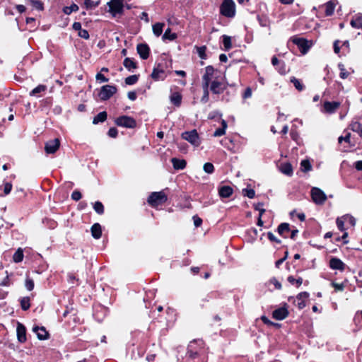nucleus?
<instances>
[{"mask_svg": "<svg viewBox=\"0 0 362 362\" xmlns=\"http://www.w3.org/2000/svg\"><path fill=\"white\" fill-rule=\"evenodd\" d=\"M205 343L202 339H194L187 346L186 356L190 359L199 357L204 352Z\"/></svg>", "mask_w": 362, "mask_h": 362, "instance_id": "nucleus-1", "label": "nucleus"}, {"mask_svg": "<svg viewBox=\"0 0 362 362\" xmlns=\"http://www.w3.org/2000/svg\"><path fill=\"white\" fill-rule=\"evenodd\" d=\"M168 201V196L164 191L151 192L148 199L147 203L153 208H158Z\"/></svg>", "mask_w": 362, "mask_h": 362, "instance_id": "nucleus-2", "label": "nucleus"}, {"mask_svg": "<svg viewBox=\"0 0 362 362\" xmlns=\"http://www.w3.org/2000/svg\"><path fill=\"white\" fill-rule=\"evenodd\" d=\"M219 13L221 16L233 18L236 14V6L233 0H223L219 6Z\"/></svg>", "mask_w": 362, "mask_h": 362, "instance_id": "nucleus-3", "label": "nucleus"}, {"mask_svg": "<svg viewBox=\"0 0 362 362\" xmlns=\"http://www.w3.org/2000/svg\"><path fill=\"white\" fill-rule=\"evenodd\" d=\"M216 71L213 66L209 65L205 68V73L202 76V88L203 91H209L212 78Z\"/></svg>", "mask_w": 362, "mask_h": 362, "instance_id": "nucleus-4", "label": "nucleus"}, {"mask_svg": "<svg viewBox=\"0 0 362 362\" xmlns=\"http://www.w3.org/2000/svg\"><path fill=\"white\" fill-rule=\"evenodd\" d=\"M115 123L118 127L129 129H134L136 127V119L127 115H122L117 117L115 120Z\"/></svg>", "mask_w": 362, "mask_h": 362, "instance_id": "nucleus-5", "label": "nucleus"}, {"mask_svg": "<svg viewBox=\"0 0 362 362\" xmlns=\"http://www.w3.org/2000/svg\"><path fill=\"white\" fill-rule=\"evenodd\" d=\"M228 86H235L234 85H229L228 82H223L218 81L217 78H215L211 81V83L210 86V91L214 95H220L222 94L226 89Z\"/></svg>", "mask_w": 362, "mask_h": 362, "instance_id": "nucleus-6", "label": "nucleus"}, {"mask_svg": "<svg viewBox=\"0 0 362 362\" xmlns=\"http://www.w3.org/2000/svg\"><path fill=\"white\" fill-rule=\"evenodd\" d=\"M309 293L306 291L299 293L296 296V300L293 296H290L288 298L289 302L293 301L295 305L299 309H303L305 305V300L309 298Z\"/></svg>", "mask_w": 362, "mask_h": 362, "instance_id": "nucleus-7", "label": "nucleus"}, {"mask_svg": "<svg viewBox=\"0 0 362 362\" xmlns=\"http://www.w3.org/2000/svg\"><path fill=\"white\" fill-rule=\"evenodd\" d=\"M181 136L183 139L187 141L194 146H199L200 145L199 136L196 129L184 132L182 133Z\"/></svg>", "mask_w": 362, "mask_h": 362, "instance_id": "nucleus-8", "label": "nucleus"}, {"mask_svg": "<svg viewBox=\"0 0 362 362\" xmlns=\"http://www.w3.org/2000/svg\"><path fill=\"white\" fill-rule=\"evenodd\" d=\"M117 89L115 86L105 85L103 86L99 93V97L101 100H107L115 93H116Z\"/></svg>", "mask_w": 362, "mask_h": 362, "instance_id": "nucleus-9", "label": "nucleus"}, {"mask_svg": "<svg viewBox=\"0 0 362 362\" xmlns=\"http://www.w3.org/2000/svg\"><path fill=\"white\" fill-rule=\"evenodd\" d=\"M109 6V12L113 15L122 14L123 8L124 7L123 0H111L107 2Z\"/></svg>", "mask_w": 362, "mask_h": 362, "instance_id": "nucleus-10", "label": "nucleus"}, {"mask_svg": "<svg viewBox=\"0 0 362 362\" xmlns=\"http://www.w3.org/2000/svg\"><path fill=\"white\" fill-rule=\"evenodd\" d=\"M292 42L293 44L298 46L303 54H306L311 47V43H310L308 40L303 37H295L292 39Z\"/></svg>", "mask_w": 362, "mask_h": 362, "instance_id": "nucleus-11", "label": "nucleus"}, {"mask_svg": "<svg viewBox=\"0 0 362 362\" xmlns=\"http://www.w3.org/2000/svg\"><path fill=\"white\" fill-rule=\"evenodd\" d=\"M289 315L288 310V305L286 303H284L281 308L274 310L272 312V317L276 320H283L286 319Z\"/></svg>", "mask_w": 362, "mask_h": 362, "instance_id": "nucleus-12", "label": "nucleus"}, {"mask_svg": "<svg viewBox=\"0 0 362 362\" xmlns=\"http://www.w3.org/2000/svg\"><path fill=\"white\" fill-rule=\"evenodd\" d=\"M151 77L155 81H163L166 78L163 66L161 64H157L153 69Z\"/></svg>", "mask_w": 362, "mask_h": 362, "instance_id": "nucleus-13", "label": "nucleus"}, {"mask_svg": "<svg viewBox=\"0 0 362 362\" xmlns=\"http://www.w3.org/2000/svg\"><path fill=\"white\" fill-rule=\"evenodd\" d=\"M311 197L313 201L317 204H323L327 199L324 192L317 187H313L311 189Z\"/></svg>", "mask_w": 362, "mask_h": 362, "instance_id": "nucleus-14", "label": "nucleus"}, {"mask_svg": "<svg viewBox=\"0 0 362 362\" xmlns=\"http://www.w3.org/2000/svg\"><path fill=\"white\" fill-rule=\"evenodd\" d=\"M60 146V141L59 139L48 141L45 146V151L47 154L54 153Z\"/></svg>", "mask_w": 362, "mask_h": 362, "instance_id": "nucleus-15", "label": "nucleus"}, {"mask_svg": "<svg viewBox=\"0 0 362 362\" xmlns=\"http://www.w3.org/2000/svg\"><path fill=\"white\" fill-rule=\"evenodd\" d=\"M339 107V102L334 101H325L322 105V112L327 114H332L335 112Z\"/></svg>", "mask_w": 362, "mask_h": 362, "instance_id": "nucleus-16", "label": "nucleus"}, {"mask_svg": "<svg viewBox=\"0 0 362 362\" xmlns=\"http://www.w3.org/2000/svg\"><path fill=\"white\" fill-rule=\"evenodd\" d=\"M356 224V219L350 215H344L341 217V231H344L348 228V225L350 227H354Z\"/></svg>", "mask_w": 362, "mask_h": 362, "instance_id": "nucleus-17", "label": "nucleus"}, {"mask_svg": "<svg viewBox=\"0 0 362 362\" xmlns=\"http://www.w3.org/2000/svg\"><path fill=\"white\" fill-rule=\"evenodd\" d=\"M17 339L20 343H25L27 341L26 327L22 323L18 322L16 327Z\"/></svg>", "mask_w": 362, "mask_h": 362, "instance_id": "nucleus-18", "label": "nucleus"}, {"mask_svg": "<svg viewBox=\"0 0 362 362\" xmlns=\"http://www.w3.org/2000/svg\"><path fill=\"white\" fill-rule=\"evenodd\" d=\"M136 50L142 59H147L150 55V48L146 43H140L136 47Z\"/></svg>", "mask_w": 362, "mask_h": 362, "instance_id": "nucleus-19", "label": "nucleus"}, {"mask_svg": "<svg viewBox=\"0 0 362 362\" xmlns=\"http://www.w3.org/2000/svg\"><path fill=\"white\" fill-rule=\"evenodd\" d=\"M33 331L36 333L37 337L40 340L47 339L49 337V334L45 327H40L38 326H35L33 328Z\"/></svg>", "mask_w": 362, "mask_h": 362, "instance_id": "nucleus-20", "label": "nucleus"}, {"mask_svg": "<svg viewBox=\"0 0 362 362\" xmlns=\"http://www.w3.org/2000/svg\"><path fill=\"white\" fill-rule=\"evenodd\" d=\"M334 7L335 4L332 1H329L325 4L320 6L319 9L323 11L326 16H329L333 14Z\"/></svg>", "mask_w": 362, "mask_h": 362, "instance_id": "nucleus-21", "label": "nucleus"}, {"mask_svg": "<svg viewBox=\"0 0 362 362\" xmlns=\"http://www.w3.org/2000/svg\"><path fill=\"white\" fill-rule=\"evenodd\" d=\"M233 193V189L230 186L223 185L219 187L218 194L222 198H228Z\"/></svg>", "mask_w": 362, "mask_h": 362, "instance_id": "nucleus-22", "label": "nucleus"}, {"mask_svg": "<svg viewBox=\"0 0 362 362\" xmlns=\"http://www.w3.org/2000/svg\"><path fill=\"white\" fill-rule=\"evenodd\" d=\"M173 168L175 170H183L186 168L187 162L185 159H179L177 158H173L171 159Z\"/></svg>", "mask_w": 362, "mask_h": 362, "instance_id": "nucleus-23", "label": "nucleus"}, {"mask_svg": "<svg viewBox=\"0 0 362 362\" xmlns=\"http://www.w3.org/2000/svg\"><path fill=\"white\" fill-rule=\"evenodd\" d=\"M170 102L176 107H180L182 103V95L179 92H173L170 96Z\"/></svg>", "mask_w": 362, "mask_h": 362, "instance_id": "nucleus-24", "label": "nucleus"}, {"mask_svg": "<svg viewBox=\"0 0 362 362\" xmlns=\"http://www.w3.org/2000/svg\"><path fill=\"white\" fill-rule=\"evenodd\" d=\"M91 235L95 239H99L102 236V228L100 223H94L90 228Z\"/></svg>", "mask_w": 362, "mask_h": 362, "instance_id": "nucleus-25", "label": "nucleus"}, {"mask_svg": "<svg viewBox=\"0 0 362 362\" xmlns=\"http://www.w3.org/2000/svg\"><path fill=\"white\" fill-rule=\"evenodd\" d=\"M123 65L129 71L136 69L138 67L136 62H135L134 59L129 57H126L124 59Z\"/></svg>", "mask_w": 362, "mask_h": 362, "instance_id": "nucleus-26", "label": "nucleus"}, {"mask_svg": "<svg viewBox=\"0 0 362 362\" xmlns=\"http://www.w3.org/2000/svg\"><path fill=\"white\" fill-rule=\"evenodd\" d=\"M290 230V225L288 223H281L279 225L277 228L278 233L284 238L287 237L286 235H284L285 233H288Z\"/></svg>", "mask_w": 362, "mask_h": 362, "instance_id": "nucleus-27", "label": "nucleus"}, {"mask_svg": "<svg viewBox=\"0 0 362 362\" xmlns=\"http://www.w3.org/2000/svg\"><path fill=\"white\" fill-rule=\"evenodd\" d=\"M107 118V113L106 111L99 112L93 117V124H98L100 122H104Z\"/></svg>", "mask_w": 362, "mask_h": 362, "instance_id": "nucleus-28", "label": "nucleus"}, {"mask_svg": "<svg viewBox=\"0 0 362 362\" xmlns=\"http://www.w3.org/2000/svg\"><path fill=\"white\" fill-rule=\"evenodd\" d=\"M281 171L288 175L291 176L293 175V167L290 163H284L281 165Z\"/></svg>", "mask_w": 362, "mask_h": 362, "instance_id": "nucleus-29", "label": "nucleus"}, {"mask_svg": "<svg viewBox=\"0 0 362 362\" xmlns=\"http://www.w3.org/2000/svg\"><path fill=\"white\" fill-rule=\"evenodd\" d=\"M47 86L44 84H40L35 88H33L29 93L30 96H37V94L44 93L47 90Z\"/></svg>", "mask_w": 362, "mask_h": 362, "instance_id": "nucleus-30", "label": "nucleus"}, {"mask_svg": "<svg viewBox=\"0 0 362 362\" xmlns=\"http://www.w3.org/2000/svg\"><path fill=\"white\" fill-rule=\"evenodd\" d=\"M21 308L23 310L26 311L30 308V298L28 296L23 297L20 299Z\"/></svg>", "mask_w": 362, "mask_h": 362, "instance_id": "nucleus-31", "label": "nucleus"}, {"mask_svg": "<svg viewBox=\"0 0 362 362\" xmlns=\"http://www.w3.org/2000/svg\"><path fill=\"white\" fill-rule=\"evenodd\" d=\"M287 281L293 286H295L296 288H299L303 281L302 277H298L296 279L293 276H288L287 278Z\"/></svg>", "mask_w": 362, "mask_h": 362, "instance_id": "nucleus-32", "label": "nucleus"}, {"mask_svg": "<svg viewBox=\"0 0 362 362\" xmlns=\"http://www.w3.org/2000/svg\"><path fill=\"white\" fill-rule=\"evenodd\" d=\"M351 25L356 28H362V14L356 15L355 18L351 20Z\"/></svg>", "mask_w": 362, "mask_h": 362, "instance_id": "nucleus-33", "label": "nucleus"}, {"mask_svg": "<svg viewBox=\"0 0 362 362\" xmlns=\"http://www.w3.org/2000/svg\"><path fill=\"white\" fill-rule=\"evenodd\" d=\"M165 26V23H155L153 25V34L157 36V37H159L162 33H163V27Z\"/></svg>", "mask_w": 362, "mask_h": 362, "instance_id": "nucleus-34", "label": "nucleus"}, {"mask_svg": "<svg viewBox=\"0 0 362 362\" xmlns=\"http://www.w3.org/2000/svg\"><path fill=\"white\" fill-rule=\"evenodd\" d=\"M177 37V35L175 33H172L169 28L165 31L162 37L163 40H168L170 41L175 40Z\"/></svg>", "mask_w": 362, "mask_h": 362, "instance_id": "nucleus-35", "label": "nucleus"}, {"mask_svg": "<svg viewBox=\"0 0 362 362\" xmlns=\"http://www.w3.org/2000/svg\"><path fill=\"white\" fill-rule=\"evenodd\" d=\"M100 0H84V6L87 10L93 9L99 6Z\"/></svg>", "mask_w": 362, "mask_h": 362, "instance_id": "nucleus-36", "label": "nucleus"}, {"mask_svg": "<svg viewBox=\"0 0 362 362\" xmlns=\"http://www.w3.org/2000/svg\"><path fill=\"white\" fill-rule=\"evenodd\" d=\"M223 38V45L224 47L225 51H228L232 48V42H231V37L228 35H223L222 36Z\"/></svg>", "mask_w": 362, "mask_h": 362, "instance_id": "nucleus-37", "label": "nucleus"}, {"mask_svg": "<svg viewBox=\"0 0 362 362\" xmlns=\"http://www.w3.org/2000/svg\"><path fill=\"white\" fill-rule=\"evenodd\" d=\"M23 250L21 248H18L13 255V259L16 263H19L23 259Z\"/></svg>", "mask_w": 362, "mask_h": 362, "instance_id": "nucleus-38", "label": "nucleus"}, {"mask_svg": "<svg viewBox=\"0 0 362 362\" xmlns=\"http://www.w3.org/2000/svg\"><path fill=\"white\" fill-rule=\"evenodd\" d=\"M290 81L298 91H302L305 89V86L299 79L296 78V77L292 76Z\"/></svg>", "mask_w": 362, "mask_h": 362, "instance_id": "nucleus-39", "label": "nucleus"}, {"mask_svg": "<svg viewBox=\"0 0 362 362\" xmlns=\"http://www.w3.org/2000/svg\"><path fill=\"white\" fill-rule=\"evenodd\" d=\"M195 48L197 49V52L199 55V57L202 59H207V55H206V47L205 45H203V46H200V47H197L196 46Z\"/></svg>", "mask_w": 362, "mask_h": 362, "instance_id": "nucleus-40", "label": "nucleus"}, {"mask_svg": "<svg viewBox=\"0 0 362 362\" xmlns=\"http://www.w3.org/2000/svg\"><path fill=\"white\" fill-rule=\"evenodd\" d=\"M93 209L95 210V211L99 214V215H102L104 214V211H105V208H104V205L103 204V203L100 201H97L94 203L93 204Z\"/></svg>", "mask_w": 362, "mask_h": 362, "instance_id": "nucleus-41", "label": "nucleus"}, {"mask_svg": "<svg viewBox=\"0 0 362 362\" xmlns=\"http://www.w3.org/2000/svg\"><path fill=\"white\" fill-rule=\"evenodd\" d=\"M257 19L262 27H267L269 25V18L267 15H257Z\"/></svg>", "mask_w": 362, "mask_h": 362, "instance_id": "nucleus-42", "label": "nucleus"}, {"mask_svg": "<svg viewBox=\"0 0 362 362\" xmlns=\"http://www.w3.org/2000/svg\"><path fill=\"white\" fill-rule=\"evenodd\" d=\"M78 6L73 3L70 6H64L63 12L66 15H70L72 12L78 11Z\"/></svg>", "mask_w": 362, "mask_h": 362, "instance_id": "nucleus-43", "label": "nucleus"}, {"mask_svg": "<svg viewBox=\"0 0 362 362\" xmlns=\"http://www.w3.org/2000/svg\"><path fill=\"white\" fill-rule=\"evenodd\" d=\"M139 75H131L127 77L124 80L125 83L129 86L134 85L139 81Z\"/></svg>", "mask_w": 362, "mask_h": 362, "instance_id": "nucleus-44", "label": "nucleus"}, {"mask_svg": "<svg viewBox=\"0 0 362 362\" xmlns=\"http://www.w3.org/2000/svg\"><path fill=\"white\" fill-rule=\"evenodd\" d=\"M27 1L38 11H42L44 9L43 3L40 0H27Z\"/></svg>", "mask_w": 362, "mask_h": 362, "instance_id": "nucleus-45", "label": "nucleus"}, {"mask_svg": "<svg viewBox=\"0 0 362 362\" xmlns=\"http://www.w3.org/2000/svg\"><path fill=\"white\" fill-rule=\"evenodd\" d=\"M300 167L305 173L312 170V165L308 160H303L300 163Z\"/></svg>", "mask_w": 362, "mask_h": 362, "instance_id": "nucleus-46", "label": "nucleus"}, {"mask_svg": "<svg viewBox=\"0 0 362 362\" xmlns=\"http://www.w3.org/2000/svg\"><path fill=\"white\" fill-rule=\"evenodd\" d=\"M203 169L204 172L208 174H211L214 172V166L211 163L209 162L204 163Z\"/></svg>", "mask_w": 362, "mask_h": 362, "instance_id": "nucleus-47", "label": "nucleus"}, {"mask_svg": "<svg viewBox=\"0 0 362 362\" xmlns=\"http://www.w3.org/2000/svg\"><path fill=\"white\" fill-rule=\"evenodd\" d=\"M329 267L333 269H339V259L332 258L329 261Z\"/></svg>", "mask_w": 362, "mask_h": 362, "instance_id": "nucleus-48", "label": "nucleus"}, {"mask_svg": "<svg viewBox=\"0 0 362 362\" xmlns=\"http://www.w3.org/2000/svg\"><path fill=\"white\" fill-rule=\"evenodd\" d=\"M264 204L262 202H258L256 204H254V209L256 211H259V216H262V215L265 213L266 210L263 208Z\"/></svg>", "mask_w": 362, "mask_h": 362, "instance_id": "nucleus-49", "label": "nucleus"}, {"mask_svg": "<svg viewBox=\"0 0 362 362\" xmlns=\"http://www.w3.org/2000/svg\"><path fill=\"white\" fill-rule=\"evenodd\" d=\"M25 286L28 291H33L35 286L34 281L32 279L27 277L25 281Z\"/></svg>", "mask_w": 362, "mask_h": 362, "instance_id": "nucleus-50", "label": "nucleus"}, {"mask_svg": "<svg viewBox=\"0 0 362 362\" xmlns=\"http://www.w3.org/2000/svg\"><path fill=\"white\" fill-rule=\"evenodd\" d=\"M244 196L247 197L250 199H253L255 197V191L253 189H244L243 190Z\"/></svg>", "mask_w": 362, "mask_h": 362, "instance_id": "nucleus-51", "label": "nucleus"}, {"mask_svg": "<svg viewBox=\"0 0 362 362\" xmlns=\"http://www.w3.org/2000/svg\"><path fill=\"white\" fill-rule=\"evenodd\" d=\"M267 238L268 239L272 242V243H276L277 244H281V240L280 239H278L272 232L269 231L267 233Z\"/></svg>", "mask_w": 362, "mask_h": 362, "instance_id": "nucleus-52", "label": "nucleus"}, {"mask_svg": "<svg viewBox=\"0 0 362 362\" xmlns=\"http://www.w3.org/2000/svg\"><path fill=\"white\" fill-rule=\"evenodd\" d=\"M269 283L274 284L275 288L277 290H281L282 288L281 284L275 277L270 279Z\"/></svg>", "mask_w": 362, "mask_h": 362, "instance_id": "nucleus-53", "label": "nucleus"}, {"mask_svg": "<svg viewBox=\"0 0 362 362\" xmlns=\"http://www.w3.org/2000/svg\"><path fill=\"white\" fill-rule=\"evenodd\" d=\"M71 199H72L73 200H74V201H76V202H77V201H79V200L81 199V197H82V194H81V192H80V191H78V189H75V190L72 192V194H71Z\"/></svg>", "mask_w": 362, "mask_h": 362, "instance_id": "nucleus-54", "label": "nucleus"}, {"mask_svg": "<svg viewBox=\"0 0 362 362\" xmlns=\"http://www.w3.org/2000/svg\"><path fill=\"white\" fill-rule=\"evenodd\" d=\"M107 135L111 138H116L118 135V131L115 127H110L107 132Z\"/></svg>", "mask_w": 362, "mask_h": 362, "instance_id": "nucleus-55", "label": "nucleus"}, {"mask_svg": "<svg viewBox=\"0 0 362 362\" xmlns=\"http://www.w3.org/2000/svg\"><path fill=\"white\" fill-rule=\"evenodd\" d=\"M261 320L262 321L264 322V324L267 325H270V326H278L279 325L276 324V323H274L273 322H272L267 316L265 315H262L261 317Z\"/></svg>", "mask_w": 362, "mask_h": 362, "instance_id": "nucleus-56", "label": "nucleus"}, {"mask_svg": "<svg viewBox=\"0 0 362 362\" xmlns=\"http://www.w3.org/2000/svg\"><path fill=\"white\" fill-rule=\"evenodd\" d=\"M276 69H277L278 72L280 74H281V75L285 74L286 72V65H285L284 62H281L280 65L276 66Z\"/></svg>", "mask_w": 362, "mask_h": 362, "instance_id": "nucleus-57", "label": "nucleus"}, {"mask_svg": "<svg viewBox=\"0 0 362 362\" xmlns=\"http://www.w3.org/2000/svg\"><path fill=\"white\" fill-rule=\"evenodd\" d=\"M78 35L81 38H83L85 40H88L90 37L89 33L87 30L81 29L78 33Z\"/></svg>", "mask_w": 362, "mask_h": 362, "instance_id": "nucleus-58", "label": "nucleus"}, {"mask_svg": "<svg viewBox=\"0 0 362 362\" xmlns=\"http://www.w3.org/2000/svg\"><path fill=\"white\" fill-rule=\"evenodd\" d=\"M53 99L52 97H47L42 100V105L44 107H50L52 104Z\"/></svg>", "mask_w": 362, "mask_h": 362, "instance_id": "nucleus-59", "label": "nucleus"}, {"mask_svg": "<svg viewBox=\"0 0 362 362\" xmlns=\"http://www.w3.org/2000/svg\"><path fill=\"white\" fill-rule=\"evenodd\" d=\"M192 219L194 221V225L195 226V227H199L202 226L203 221L197 215H194L192 217Z\"/></svg>", "mask_w": 362, "mask_h": 362, "instance_id": "nucleus-60", "label": "nucleus"}, {"mask_svg": "<svg viewBox=\"0 0 362 362\" xmlns=\"http://www.w3.org/2000/svg\"><path fill=\"white\" fill-rule=\"evenodd\" d=\"M353 130L362 136V124L356 123L353 125Z\"/></svg>", "mask_w": 362, "mask_h": 362, "instance_id": "nucleus-61", "label": "nucleus"}, {"mask_svg": "<svg viewBox=\"0 0 362 362\" xmlns=\"http://www.w3.org/2000/svg\"><path fill=\"white\" fill-rule=\"evenodd\" d=\"M200 100L202 103H208L209 100V91H203V95Z\"/></svg>", "mask_w": 362, "mask_h": 362, "instance_id": "nucleus-62", "label": "nucleus"}, {"mask_svg": "<svg viewBox=\"0 0 362 362\" xmlns=\"http://www.w3.org/2000/svg\"><path fill=\"white\" fill-rule=\"evenodd\" d=\"M157 354L156 353H148L146 359L148 362H154Z\"/></svg>", "mask_w": 362, "mask_h": 362, "instance_id": "nucleus-63", "label": "nucleus"}, {"mask_svg": "<svg viewBox=\"0 0 362 362\" xmlns=\"http://www.w3.org/2000/svg\"><path fill=\"white\" fill-rule=\"evenodd\" d=\"M330 287L334 289V292L339 291V283L337 280H332L329 283Z\"/></svg>", "mask_w": 362, "mask_h": 362, "instance_id": "nucleus-64", "label": "nucleus"}]
</instances>
